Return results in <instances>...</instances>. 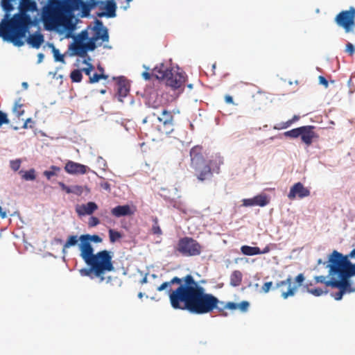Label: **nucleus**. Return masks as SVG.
Here are the masks:
<instances>
[{
	"mask_svg": "<svg viewBox=\"0 0 355 355\" xmlns=\"http://www.w3.org/2000/svg\"><path fill=\"white\" fill-rule=\"evenodd\" d=\"M305 277L303 273H299L294 279V283L292 287L288 288L287 291H282V297L286 300L290 297H293L299 287L302 286V291L305 292L306 288H304V282Z\"/></svg>",
	"mask_w": 355,
	"mask_h": 355,
	"instance_id": "a211bd4d",
	"label": "nucleus"
},
{
	"mask_svg": "<svg viewBox=\"0 0 355 355\" xmlns=\"http://www.w3.org/2000/svg\"><path fill=\"white\" fill-rule=\"evenodd\" d=\"M250 304L247 300L241 301L239 303L236 302V309H239L241 313H246L249 310Z\"/></svg>",
	"mask_w": 355,
	"mask_h": 355,
	"instance_id": "37998d69",
	"label": "nucleus"
},
{
	"mask_svg": "<svg viewBox=\"0 0 355 355\" xmlns=\"http://www.w3.org/2000/svg\"><path fill=\"white\" fill-rule=\"evenodd\" d=\"M155 78L159 80L165 81L166 86L170 87L173 91H178V96L183 93L184 83L187 76L184 72H175L171 67L161 63L153 69Z\"/></svg>",
	"mask_w": 355,
	"mask_h": 355,
	"instance_id": "7ed1b4c3",
	"label": "nucleus"
},
{
	"mask_svg": "<svg viewBox=\"0 0 355 355\" xmlns=\"http://www.w3.org/2000/svg\"><path fill=\"white\" fill-rule=\"evenodd\" d=\"M304 288H306L305 292H307L309 294H311L315 297H320L322 295H327L329 293V290L327 288L322 289L319 287L309 288V284L304 285Z\"/></svg>",
	"mask_w": 355,
	"mask_h": 355,
	"instance_id": "f704fd0d",
	"label": "nucleus"
},
{
	"mask_svg": "<svg viewBox=\"0 0 355 355\" xmlns=\"http://www.w3.org/2000/svg\"><path fill=\"white\" fill-rule=\"evenodd\" d=\"M315 127L311 125H302L300 139L307 146H311L319 135L314 131Z\"/></svg>",
	"mask_w": 355,
	"mask_h": 355,
	"instance_id": "aec40b11",
	"label": "nucleus"
},
{
	"mask_svg": "<svg viewBox=\"0 0 355 355\" xmlns=\"http://www.w3.org/2000/svg\"><path fill=\"white\" fill-rule=\"evenodd\" d=\"M82 234L80 236L77 234H69L67 236L65 243V248H73L78 246L80 251V256L85 254V249L82 246Z\"/></svg>",
	"mask_w": 355,
	"mask_h": 355,
	"instance_id": "bb28decb",
	"label": "nucleus"
},
{
	"mask_svg": "<svg viewBox=\"0 0 355 355\" xmlns=\"http://www.w3.org/2000/svg\"><path fill=\"white\" fill-rule=\"evenodd\" d=\"M242 277L243 275L241 271H233L230 276V285L234 287L239 286L242 281Z\"/></svg>",
	"mask_w": 355,
	"mask_h": 355,
	"instance_id": "c9c22d12",
	"label": "nucleus"
},
{
	"mask_svg": "<svg viewBox=\"0 0 355 355\" xmlns=\"http://www.w3.org/2000/svg\"><path fill=\"white\" fill-rule=\"evenodd\" d=\"M86 256L87 255L85 254L82 256H80L81 257V259L84 261L85 264L88 266V268H81L79 270L80 275L82 277H89L91 279H94V277H93V275H94L96 277H98L101 279V275L97 272V271L96 270V269L94 267V266L93 264L89 263L87 261Z\"/></svg>",
	"mask_w": 355,
	"mask_h": 355,
	"instance_id": "cd10ccee",
	"label": "nucleus"
},
{
	"mask_svg": "<svg viewBox=\"0 0 355 355\" xmlns=\"http://www.w3.org/2000/svg\"><path fill=\"white\" fill-rule=\"evenodd\" d=\"M273 283L272 282H267L263 284V285L261 287V290L264 293H268L270 290L275 291V289H273Z\"/></svg>",
	"mask_w": 355,
	"mask_h": 355,
	"instance_id": "603ef678",
	"label": "nucleus"
},
{
	"mask_svg": "<svg viewBox=\"0 0 355 355\" xmlns=\"http://www.w3.org/2000/svg\"><path fill=\"white\" fill-rule=\"evenodd\" d=\"M80 47V44L79 46L73 45L72 43L69 46V51H70L69 55L75 56L78 54V50Z\"/></svg>",
	"mask_w": 355,
	"mask_h": 355,
	"instance_id": "4d7b16f0",
	"label": "nucleus"
},
{
	"mask_svg": "<svg viewBox=\"0 0 355 355\" xmlns=\"http://www.w3.org/2000/svg\"><path fill=\"white\" fill-rule=\"evenodd\" d=\"M40 18L37 16L33 17L30 13H22L16 26L18 30V39L15 40L17 44L24 45L26 35H30V30L33 27L40 28Z\"/></svg>",
	"mask_w": 355,
	"mask_h": 355,
	"instance_id": "423d86ee",
	"label": "nucleus"
},
{
	"mask_svg": "<svg viewBox=\"0 0 355 355\" xmlns=\"http://www.w3.org/2000/svg\"><path fill=\"white\" fill-rule=\"evenodd\" d=\"M52 53L55 62L65 63L64 56L60 53L58 49H53L52 51Z\"/></svg>",
	"mask_w": 355,
	"mask_h": 355,
	"instance_id": "79ce46f5",
	"label": "nucleus"
},
{
	"mask_svg": "<svg viewBox=\"0 0 355 355\" xmlns=\"http://www.w3.org/2000/svg\"><path fill=\"white\" fill-rule=\"evenodd\" d=\"M202 246L193 238L184 236L180 238L175 247V252L183 257H195L200 255Z\"/></svg>",
	"mask_w": 355,
	"mask_h": 355,
	"instance_id": "0eeeda50",
	"label": "nucleus"
},
{
	"mask_svg": "<svg viewBox=\"0 0 355 355\" xmlns=\"http://www.w3.org/2000/svg\"><path fill=\"white\" fill-rule=\"evenodd\" d=\"M314 280L316 284H324L327 287H334L336 286L335 277L334 276H315Z\"/></svg>",
	"mask_w": 355,
	"mask_h": 355,
	"instance_id": "7c9ffc66",
	"label": "nucleus"
},
{
	"mask_svg": "<svg viewBox=\"0 0 355 355\" xmlns=\"http://www.w3.org/2000/svg\"><path fill=\"white\" fill-rule=\"evenodd\" d=\"M113 79L116 80V93L115 97L119 102L123 103V98L129 94L130 91V83L123 76L113 77Z\"/></svg>",
	"mask_w": 355,
	"mask_h": 355,
	"instance_id": "2eb2a0df",
	"label": "nucleus"
},
{
	"mask_svg": "<svg viewBox=\"0 0 355 355\" xmlns=\"http://www.w3.org/2000/svg\"><path fill=\"white\" fill-rule=\"evenodd\" d=\"M109 239L111 243H114L123 237V234L114 229L108 230Z\"/></svg>",
	"mask_w": 355,
	"mask_h": 355,
	"instance_id": "a19ab883",
	"label": "nucleus"
},
{
	"mask_svg": "<svg viewBox=\"0 0 355 355\" xmlns=\"http://www.w3.org/2000/svg\"><path fill=\"white\" fill-rule=\"evenodd\" d=\"M200 150V146H196L190 150L191 168L198 180L205 182L211 180L214 173H218L220 168L219 166L214 167L212 160H205ZM222 163L221 158L218 157V165Z\"/></svg>",
	"mask_w": 355,
	"mask_h": 355,
	"instance_id": "f03ea898",
	"label": "nucleus"
},
{
	"mask_svg": "<svg viewBox=\"0 0 355 355\" xmlns=\"http://www.w3.org/2000/svg\"><path fill=\"white\" fill-rule=\"evenodd\" d=\"M135 209L133 206L128 204L119 205L112 208L110 213L116 218L131 216L135 214Z\"/></svg>",
	"mask_w": 355,
	"mask_h": 355,
	"instance_id": "b1692460",
	"label": "nucleus"
},
{
	"mask_svg": "<svg viewBox=\"0 0 355 355\" xmlns=\"http://www.w3.org/2000/svg\"><path fill=\"white\" fill-rule=\"evenodd\" d=\"M41 6L39 15L45 19L58 15L62 10V6L60 0H37Z\"/></svg>",
	"mask_w": 355,
	"mask_h": 355,
	"instance_id": "9b49d317",
	"label": "nucleus"
},
{
	"mask_svg": "<svg viewBox=\"0 0 355 355\" xmlns=\"http://www.w3.org/2000/svg\"><path fill=\"white\" fill-rule=\"evenodd\" d=\"M19 12L15 13V16L21 17L22 13L37 12L39 15V8L36 0H19Z\"/></svg>",
	"mask_w": 355,
	"mask_h": 355,
	"instance_id": "5701e85b",
	"label": "nucleus"
},
{
	"mask_svg": "<svg viewBox=\"0 0 355 355\" xmlns=\"http://www.w3.org/2000/svg\"><path fill=\"white\" fill-rule=\"evenodd\" d=\"M100 186L103 189H105V191H108V192H110L111 191V187H110V184L107 182H102L100 184Z\"/></svg>",
	"mask_w": 355,
	"mask_h": 355,
	"instance_id": "774afa93",
	"label": "nucleus"
},
{
	"mask_svg": "<svg viewBox=\"0 0 355 355\" xmlns=\"http://www.w3.org/2000/svg\"><path fill=\"white\" fill-rule=\"evenodd\" d=\"M318 81L319 84L324 86L325 88H327L329 87V81L324 76H319Z\"/></svg>",
	"mask_w": 355,
	"mask_h": 355,
	"instance_id": "e2e57ef3",
	"label": "nucleus"
},
{
	"mask_svg": "<svg viewBox=\"0 0 355 355\" xmlns=\"http://www.w3.org/2000/svg\"><path fill=\"white\" fill-rule=\"evenodd\" d=\"M209 295L211 297L212 299L211 300V304L209 306V307L205 309V314L211 313L214 310H217L220 312L223 311L224 310H220V308L223 307L226 304V302L220 301L217 297L211 293H209Z\"/></svg>",
	"mask_w": 355,
	"mask_h": 355,
	"instance_id": "c85d7f7f",
	"label": "nucleus"
},
{
	"mask_svg": "<svg viewBox=\"0 0 355 355\" xmlns=\"http://www.w3.org/2000/svg\"><path fill=\"white\" fill-rule=\"evenodd\" d=\"M270 200L268 196L265 193L257 194L253 198H243L242 200V206L243 207H265L269 203Z\"/></svg>",
	"mask_w": 355,
	"mask_h": 355,
	"instance_id": "4be33fe9",
	"label": "nucleus"
},
{
	"mask_svg": "<svg viewBox=\"0 0 355 355\" xmlns=\"http://www.w3.org/2000/svg\"><path fill=\"white\" fill-rule=\"evenodd\" d=\"M107 1L101 8V11L96 12L97 17L110 19L116 17L117 4L116 0H107Z\"/></svg>",
	"mask_w": 355,
	"mask_h": 355,
	"instance_id": "f3484780",
	"label": "nucleus"
},
{
	"mask_svg": "<svg viewBox=\"0 0 355 355\" xmlns=\"http://www.w3.org/2000/svg\"><path fill=\"white\" fill-rule=\"evenodd\" d=\"M64 169L67 173L72 175H84L89 171L96 173L94 171H92L88 166L72 160L67 161Z\"/></svg>",
	"mask_w": 355,
	"mask_h": 355,
	"instance_id": "dca6fc26",
	"label": "nucleus"
},
{
	"mask_svg": "<svg viewBox=\"0 0 355 355\" xmlns=\"http://www.w3.org/2000/svg\"><path fill=\"white\" fill-rule=\"evenodd\" d=\"M9 123H10V120L8 117L7 113L0 110V128L3 124H8Z\"/></svg>",
	"mask_w": 355,
	"mask_h": 355,
	"instance_id": "8fccbe9b",
	"label": "nucleus"
},
{
	"mask_svg": "<svg viewBox=\"0 0 355 355\" xmlns=\"http://www.w3.org/2000/svg\"><path fill=\"white\" fill-rule=\"evenodd\" d=\"M82 246L85 249V254H89L94 252V248L92 243H100L103 241V239L98 234H82Z\"/></svg>",
	"mask_w": 355,
	"mask_h": 355,
	"instance_id": "6ab92c4d",
	"label": "nucleus"
},
{
	"mask_svg": "<svg viewBox=\"0 0 355 355\" xmlns=\"http://www.w3.org/2000/svg\"><path fill=\"white\" fill-rule=\"evenodd\" d=\"M287 286L286 282L284 280L279 281L275 283V284L273 286V289H279V288Z\"/></svg>",
	"mask_w": 355,
	"mask_h": 355,
	"instance_id": "338daca9",
	"label": "nucleus"
},
{
	"mask_svg": "<svg viewBox=\"0 0 355 355\" xmlns=\"http://www.w3.org/2000/svg\"><path fill=\"white\" fill-rule=\"evenodd\" d=\"M355 248H353L349 254H343L341 252L334 250L328 255L326 268H328L327 277H336L347 270L354 267L350 259H354Z\"/></svg>",
	"mask_w": 355,
	"mask_h": 355,
	"instance_id": "20e7f679",
	"label": "nucleus"
},
{
	"mask_svg": "<svg viewBox=\"0 0 355 355\" xmlns=\"http://www.w3.org/2000/svg\"><path fill=\"white\" fill-rule=\"evenodd\" d=\"M29 123H34V121H33L32 118H28L24 123L23 125H22V128L24 129H27L28 128H32V125H29L28 126V124Z\"/></svg>",
	"mask_w": 355,
	"mask_h": 355,
	"instance_id": "69168bd1",
	"label": "nucleus"
},
{
	"mask_svg": "<svg viewBox=\"0 0 355 355\" xmlns=\"http://www.w3.org/2000/svg\"><path fill=\"white\" fill-rule=\"evenodd\" d=\"M92 31L91 37L98 42H102L103 47L107 49H112V46L108 44L110 41V33L108 28L104 25L102 20L95 18L93 26H88Z\"/></svg>",
	"mask_w": 355,
	"mask_h": 355,
	"instance_id": "6e6552de",
	"label": "nucleus"
},
{
	"mask_svg": "<svg viewBox=\"0 0 355 355\" xmlns=\"http://www.w3.org/2000/svg\"><path fill=\"white\" fill-rule=\"evenodd\" d=\"M355 277V269L354 267L347 270L341 274L335 277L336 286L340 287L348 293L355 292V286H352L351 278Z\"/></svg>",
	"mask_w": 355,
	"mask_h": 355,
	"instance_id": "f8f14e48",
	"label": "nucleus"
},
{
	"mask_svg": "<svg viewBox=\"0 0 355 355\" xmlns=\"http://www.w3.org/2000/svg\"><path fill=\"white\" fill-rule=\"evenodd\" d=\"M97 8V0H78L71 6V10H78L82 18H93L91 11Z\"/></svg>",
	"mask_w": 355,
	"mask_h": 355,
	"instance_id": "ddd939ff",
	"label": "nucleus"
},
{
	"mask_svg": "<svg viewBox=\"0 0 355 355\" xmlns=\"http://www.w3.org/2000/svg\"><path fill=\"white\" fill-rule=\"evenodd\" d=\"M157 119L159 122L163 123L164 127H166L167 125H173V116L171 112L166 109L162 110V116H158Z\"/></svg>",
	"mask_w": 355,
	"mask_h": 355,
	"instance_id": "2f4dec72",
	"label": "nucleus"
},
{
	"mask_svg": "<svg viewBox=\"0 0 355 355\" xmlns=\"http://www.w3.org/2000/svg\"><path fill=\"white\" fill-rule=\"evenodd\" d=\"M345 52L349 55L352 56L355 53V46L352 43L347 42L345 45Z\"/></svg>",
	"mask_w": 355,
	"mask_h": 355,
	"instance_id": "09e8293b",
	"label": "nucleus"
},
{
	"mask_svg": "<svg viewBox=\"0 0 355 355\" xmlns=\"http://www.w3.org/2000/svg\"><path fill=\"white\" fill-rule=\"evenodd\" d=\"M60 171L61 168L59 166L51 165L49 169L43 172V175L47 180H50L52 177L57 176Z\"/></svg>",
	"mask_w": 355,
	"mask_h": 355,
	"instance_id": "4c0bfd02",
	"label": "nucleus"
},
{
	"mask_svg": "<svg viewBox=\"0 0 355 355\" xmlns=\"http://www.w3.org/2000/svg\"><path fill=\"white\" fill-rule=\"evenodd\" d=\"M19 173L21 178L25 181H34L36 179V171L35 168H31L27 171L20 170Z\"/></svg>",
	"mask_w": 355,
	"mask_h": 355,
	"instance_id": "72a5a7b5",
	"label": "nucleus"
},
{
	"mask_svg": "<svg viewBox=\"0 0 355 355\" xmlns=\"http://www.w3.org/2000/svg\"><path fill=\"white\" fill-rule=\"evenodd\" d=\"M69 77L72 83H79L83 78V73L80 69H76L71 71Z\"/></svg>",
	"mask_w": 355,
	"mask_h": 355,
	"instance_id": "ea45409f",
	"label": "nucleus"
},
{
	"mask_svg": "<svg viewBox=\"0 0 355 355\" xmlns=\"http://www.w3.org/2000/svg\"><path fill=\"white\" fill-rule=\"evenodd\" d=\"M170 291V304L175 310L187 311L193 315H204L205 309L211 304V297L191 274L182 277L180 286Z\"/></svg>",
	"mask_w": 355,
	"mask_h": 355,
	"instance_id": "f257e3e1",
	"label": "nucleus"
},
{
	"mask_svg": "<svg viewBox=\"0 0 355 355\" xmlns=\"http://www.w3.org/2000/svg\"><path fill=\"white\" fill-rule=\"evenodd\" d=\"M228 309L231 311L236 310V302H227L226 304L220 308V310Z\"/></svg>",
	"mask_w": 355,
	"mask_h": 355,
	"instance_id": "13d9d810",
	"label": "nucleus"
},
{
	"mask_svg": "<svg viewBox=\"0 0 355 355\" xmlns=\"http://www.w3.org/2000/svg\"><path fill=\"white\" fill-rule=\"evenodd\" d=\"M87 261L93 264L96 270L101 275V282L104 280L103 275L107 272L114 270L112 258L114 253L107 250H103L94 253V252L86 254Z\"/></svg>",
	"mask_w": 355,
	"mask_h": 355,
	"instance_id": "39448f33",
	"label": "nucleus"
},
{
	"mask_svg": "<svg viewBox=\"0 0 355 355\" xmlns=\"http://www.w3.org/2000/svg\"><path fill=\"white\" fill-rule=\"evenodd\" d=\"M17 0H1L0 7L4 12V16L2 19L11 22L12 25H16L19 17L15 16V13L12 15V12L15 10V3Z\"/></svg>",
	"mask_w": 355,
	"mask_h": 355,
	"instance_id": "4468645a",
	"label": "nucleus"
},
{
	"mask_svg": "<svg viewBox=\"0 0 355 355\" xmlns=\"http://www.w3.org/2000/svg\"><path fill=\"white\" fill-rule=\"evenodd\" d=\"M82 73H85V75L89 77L92 75V72L94 69V66L92 64H89L87 67L80 69Z\"/></svg>",
	"mask_w": 355,
	"mask_h": 355,
	"instance_id": "6e6d98bb",
	"label": "nucleus"
},
{
	"mask_svg": "<svg viewBox=\"0 0 355 355\" xmlns=\"http://www.w3.org/2000/svg\"><path fill=\"white\" fill-rule=\"evenodd\" d=\"M291 125V122L288 121L286 122H282L281 124H277L274 126V129L280 130V129H286Z\"/></svg>",
	"mask_w": 355,
	"mask_h": 355,
	"instance_id": "052dcab7",
	"label": "nucleus"
},
{
	"mask_svg": "<svg viewBox=\"0 0 355 355\" xmlns=\"http://www.w3.org/2000/svg\"><path fill=\"white\" fill-rule=\"evenodd\" d=\"M100 220L96 216L91 215L90 218H89L88 221V225L90 227H94L100 224Z\"/></svg>",
	"mask_w": 355,
	"mask_h": 355,
	"instance_id": "3c124183",
	"label": "nucleus"
},
{
	"mask_svg": "<svg viewBox=\"0 0 355 355\" xmlns=\"http://www.w3.org/2000/svg\"><path fill=\"white\" fill-rule=\"evenodd\" d=\"M334 20L346 33L352 32L355 25V8L351 6L349 10H342L336 16Z\"/></svg>",
	"mask_w": 355,
	"mask_h": 355,
	"instance_id": "1a4fd4ad",
	"label": "nucleus"
},
{
	"mask_svg": "<svg viewBox=\"0 0 355 355\" xmlns=\"http://www.w3.org/2000/svg\"><path fill=\"white\" fill-rule=\"evenodd\" d=\"M97 163L100 166H103V169L105 171V168L107 167V162L101 156L98 157Z\"/></svg>",
	"mask_w": 355,
	"mask_h": 355,
	"instance_id": "0e129e2a",
	"label": "nucleus"
},
{
	"mask_svg": "<svg viewBox=\"0 0 355 355\" xmlns=\"http://www.w3.org/2000/svg\"><path fill=\"white\" fill-rule=\"evenodd\" d=\"M98 208V205L94 201H89L85 204L77 205L75 210L77 214L80 216H91Z\"/></svg>",
	"mask_w": 355,
	"mask_h": 355,
	"instance_id": "393cba45",
	"label": "nucleus"
},
{
	"mask_svg": "<svg viewBox=\"0 0 355 355\" xmlns=\"http://www.w3.org/2000/svg\"><path fill=\"white\" fill-rule=\"evenodd\" d=\"M334 288H338V291L336 293H331V296L334 298L335 300L339 301L341 300L343 297V295L346 293H348L345 290L341 288L340 287H334Z\"/></svg>",
	"mask_w": 355,
	"mask_h": 355,
	"instance_id": "c03bdc74",
	"label": "nucleus"
},
{
	"mask_svg": "<svg viewBox=\"0 0 355 355\" xmlns=\"http://www.w3.org/2000/svg\"><path fill=\"white\" fill-rule=\"evenodd\" d=\"M58 184L61 189L65 191L67 194L72 193V186H67L63 182H58Z\"/></svg>",
	"mask_w": 355,
	"mask_h": 355,
	"instance_id": "bf43d9fd",
	"label": "nucleus"
},
{
	"mask_svg": "<svg viewBox=\"0 0 355 355\" xmlns=\"http://www.w3.org/2000/svg\"><path fill=\"white\" fill-rule=\"evenodd\" d=\"M84 190L83 186L81 185H73L72 186V193L80 196L83 194Z\"/></svg>",
	"mask_w": 355,
	"mask_h": 355,
	"instance_id": "864d4df0",
	"label": "nucleus"
},
{
	"mask_svg": "<svg viewBox=\"0 0 355 355\" xmlns=\"http://www.w3.org/2000/svg\"><path fill=\"white\" fill-rule=\"evenodd\" d=\"M302 128V126L293 128L290 130L284 132L283 133V135L286 137H288L291 139H297V138L301 137Z\"/></svg>",
	"mask_w": 355,
	"mask_h": 355,
	"instance_id": "58836bf2",
	"label": "nucleus"
},
{
	"mask_svg": "<svg viewBox=\"0 0 355 355\" xmlns=\"http://www.w3.org/2000/svg\"><path fill=\"white\" fill-rule=\"evenodd\" d=\"M153 221L154 222L152 226V232L154 234L160 235L162 234V231L158 225L157 217L153 218Z\"/></svg>",
	"mask_w": 355,
	"mask_h": 355,
	"instance_id": "49530a36",
	"label": "nucleus"
},
{
	"mask_svg": "<svg viewBox=\"0 0 355 355\" xmlns=\"http://www.w3.org/2000/svg\"><path fill=\"white\" fill-rule=\"evenodd\" d=\"M100 80H101L100 73H98L97 72H94L92 75H91L89 77L88 83L94 84V83H98Z\"/></svg>",
	"mask_w": 355,
	"mask_h": 355,
	"instance_id": "5fc2aeb1",
	"label": "nucleus"
},
{
	"mask_svg": "<svg viewBox=\"0 0 355 355\" xmlns=\"http://www.w3.org/2000/svg\"><path fill=\"white\" fill-rule=\"evenodd\" d=\"M21 159H15L10 161V167L14 171H17L21 166Z\"/></svg>",
	"mask_w": 355,
	"mask_h": 355,
	"instance_id": "de8ad7c7",
	"label": "nucleus"
},
{
	"mask_svg": "<svg viewBox=\"0 0 355 355\" xmlns=\"http://www.w3.org/2000/svg\"><path fill=\"white\" fill-rule=\"evenodd\" d=\"M182 277L180 278V277H178L177 276L173 277L170 281H167V282H163L161 285H159L157 288V290L158 291H166V293L169 296V295L171 293L170 291L173 290L171 288V286L173 285V284H177L178 286H180V284L182 283Z\"/></svg>",
	"mask_w": 355,
	"mask_h": 355,
	"instance_id": "c756f323",
	"label": "nucleus"
},
{
	"mask_svg": "<svg viewBox=\"0 0 355 355\" xmlns=\"http://www.w3.org/2000/svg\"><path fill=\"white\" fill-rule=\"evenodd\" d=\"M83 44L88 52H92L95 51L98 47L103 46L102 42H98L95 40H93L92 37H90V40L84 42Z\"/></svg>",
	"mask_w": 355,
	"mask_h": 355,
	"instance_id": "e433bc0d",
	"label": "nucleus"
},
{
	"mask_svg": "<svg viewBox=\"0 0 355 355\" xmlns=\"http://www.w3.org/2000/svg\"><path fill=\"white\" fill-rule=\"evenodd\" d=\"M88 30H89V28H88L87 26L85 29L81 31V32L78 35L79 40L82 44L90 40L91 37H89Z\"/></svg>",
	"mask_w": 355,
	"mask_h": 355,
	"instance_id": "a18cd8bd",
	"label": "nucleus"
},
{
	"mask_svg": "<svg viewBox=\"0 0 355 355\" xmlns=\"http://www.w3.org/2000/svg\"><path fill=\"white\" fill-rule=\"evenodd\" d=\"M87 49L85 48V46H83V44H80V47L78 50V54L77 55L78 56L80 57V58H84V57H86L88 54H87Z\"/></svg>",
	"mask_w": 355,
	"mask_h": 355,
	"instance_id": "680f3d73",
	"label": "nucleus"
},
{
	"mask_svg": "<svg viewBox=\"0 0 355 355\" xmlns=\"http://www.w3.org/2000/svg\"><path fill=\"white\" fill-rule=\"evenodd\" d=\"M44 42V35L41 33L40 28L36 31L33 34L26 35L25 42H26L31 47L38 49Z\"/></svg>",
	"mask_w": 355,
	"mask_h": 355,
	"instance_id": "a878e982",
	"label": "nucleus"
},
{
	"mask_svg": "<svg viewBox=\"0 0 355 355\" xmlns=\"http://www.w3.org/2000/svg\"><path fill=\"white\" fill-rule=\"evenodd\" d=\"M241 252L243 254L246 256L258 255V252H260V248L243 245L241 247Z\"/></svg>",
	"mask_w": 355,
	"mask_h": 355,
	"instance_id": "473e14b6",
	"label": "nucleus"
},
{
	"mask_svg": "<svg viewBox=\"0 0 355 355\" xmlns=\"http://www.w3.org/2000/svg\"><path fill=\"white\" fill-rule=\"evenodd\" d=\"M309 195V189L305 187L302 182H297L290 188V191L287 196L290 200H293L296 197H298L299 198H304Z\"/></svg>",
	"mask_w": 355,
	"mask_h": 355,
	"instance_id": "412c9836",
	"label": "nucleus"
},
{
	"mask_svg": "<svg viewBox=\"0 0 355 355\" xmlns=\"http://www.w3.org/2000/svg\"><path fill=\"white\" fill-rule=\"evenodd\" d=\"M18 30L16 25H12L11 22L1 19L0 21V37L3 41L12 43L15 46L21 47L23 45L17 44L15 40L18 39Z\"/></svg>",
	"mask_w": 355,
	"mask_h": 355,
	"instance_id": "9d476101",
	"label": "nucleus"
}]
</instances>
